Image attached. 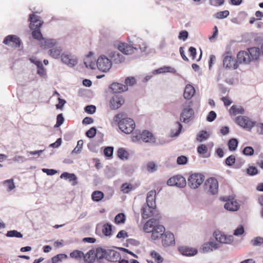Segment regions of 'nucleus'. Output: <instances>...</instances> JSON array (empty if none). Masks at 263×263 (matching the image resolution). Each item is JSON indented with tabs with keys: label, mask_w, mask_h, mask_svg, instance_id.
Listing matches in <instances>:
<instances>
[{
	"label": "nucleus",
	"mask_w": 263,
	"mask_h": 263,
	"mask_svg": "<svg viewBox=\"0 0 263 263\" xmlns=\"http://www.w3.org/2000/svg\"><path fill=\"white\" fill-rule=\"evenodd\" d=\"M115 121L118 122L120 129L126 134H130L135 128L134 121L130 118L126 117L124 113L117 114L115 116Z\"/></svg>",
	"instance_id": "1"
},
{
	"label": "nucleus",
	"mask_w": 263,
	"mask_h": 263,
	"mask_svg": "<svg viewBox=\"0 0 263 263\" xmlns=\"http://www.w3.org/2000/svg\"><path fill=\"white\" fill-rule=\"evenodd\" d=\"M139 44L138 47H133L128 44L124 43H121L118 45V49L123 53L125 54H130L134 52V50L139 49L141 51H144L146 48L145 43L142 40L138 41Z\"/></svg>",
	"instance_id": "2"
},
{
	"label": "nucleus",
	"mask_w": 263,
	"mask_h": 263,
	"mask_svg": "<svg viewBox=\"0 0 263 263\" xmlns=\"http://www.w3.org/2000/svg\"><path fill=\"white\" fill-rule=\"evenodd\" d=\"M223 66L228 69H236L238 67L237 60L230 51L226 52L223 55Z\"/></svg>",
	"instance_id": "3"
},
{
	"label": "nucleus",
	"mask_w": 263,
	"mask_h": 263,
	"mask_svg": "<svg viewBox=\"0 0 263 263\" xmlns=\"http://www.w3.org/2000/svg\"><path fill=\"white\" fill-rule=\"evenodd\" d=\"M155 138L152 133L148 130H144L142 133H135L132 136L134 142L142 140L144 142H154Z\"/></svg>",
	"instance_id": "4"
},
{
	"label": "nucleus",
	"mask_w": 263,
	"mask_h": 263,
	"mask_svg": "<svg viewBox=\"0 0 263 263\" xmlns=\"http://www.w3.org/2000/svg\"><path fill=\"white\" fill-rule=\"evenodd\" d=\"M204 176L199 173L191 175L188 179V185L193 189H197L204 181Z\"/></svg>",
	"instance_id": "5"
},
{
	"label": "nucleus",
	"mask_w": 263,
	"mask_h": 263,
	"mask_svg": "<svg viewBox=\"0 0 263 263\" xmlns=\"http://www.w3.org/2000/svg\"><path fill=\"white\" fill-rule=\"evenodd\" d=\"M141 215L143 219H147L152 216L157 218L158 216H161L156 207H150L147 205L143 206Z\"/></svg>",
	"instance_id": "6"
},
{
	"label": "nucleus",
	"mask_w": 263,
	"mask_h": 263,
	"mask_svg": "<svg viewBox=\"0 0 263 263\" xmlns=\"http://www.w3.org/2000/svg\"><path fill=\"white\" fill-rule=\"evenodd\" d=\"M235 121L239 125L249 130H250L255 124V122L245 116H238L236 117Z\"/></svg>",
	"instance_id": "7"
},
{
	"label": "nucleus",
	"mask_w": 263,
	"mask_h": 263,
	"mask_svg": "<svg viewBox=\"0 0 263 263\" xmlns=\"http://www.w3.org/2000/svg\"><path fill=\"white\" fill-rule=\"evenodd\" d=\"M170 186H176L178 187H184L186 186V181L184 177L181 175H176L170 178L167 181Z\"/></svg>",
	"instance_id": "8"
},
{
	"label": "nucleus",
	"mask_w": 263,
	"mask_h": 263,
	"mask_svg": "<svg viewBox=\"0 0 263 263\" xmlns=\"http://www.w3.org/2000/svg\"><path fill=\"white\" fill-rule=\"evenodd\" d=\"M204 186L205 190L209 193L212 195L217 193L218 190V182L216 179L214 178H209L206 180Z\"/></svg>",
	"instance_id": "9"
},
{
	"label": "nucleus",
	"mask_w": 263,
	"mask_h": 263,
	"mask_svg": "<svg viewBox=\"0 0 263 263\" xmlns=\"http://www.w3.org/2000/svg\"><path fill=\"white\" fill-rule=\"evenodd\" d=\"M98 68L103 72L108 70L111 67V62L104 55L101 56L97 60Z\"/></svg>",
	"instance_id": "10"
},
{
	"label": "nucleus",
	"mask_w": 263,
	"mask_h": 263,
	"mask_svg": "<svg viewBox=\"0 0 263 263\" xmlns=\"http://www.w3.org/2000/svg\"><path fill=\"white\" fill-rule=\"evenodd\" d=\"M3 43L13 48H18L21 45V41L15 35H9L5 37Z\"/></svg>",
	"instance_id": "11"
},
{
	"label": "nucleus",
	"mask_w": 263,
	"mask_h": 263,
	"mask_svg": "<svg viewBox=\"0 0 263 263\" xmlns=\"http://www.w3.org/2000/svg\"><path fill=\"white\" fill-rule=\"evenodd\" d=\"M125 102L124 97L120 95H116L110 100V107L112 109H117Z\"/></svg>",
	"instance_id": "12"
},
{
	"label": "nucleus",
	"mask_w": 263,
	"mask_h": 263,
	"mask_svg": "<svg viewBox=\"0 0 263 263\" xmlns=\"http://www.w3.org/2000/svg\"><path fill=\"white\" fill-rule=\"evenodd\" d=\"M161 216H158L157 218H152L147 220L143 227V231L146 233H151L159 224Z\"/></svg>",
	"instance_id": "13"
},
{
	"label": "nucleus",
	"mask_w": 263,
	"mask_h": 263,
	"mask_svg": "<svg viewBox=\"0 0 263 263\" xmlns=\"http://www.w3.org/2000/svg\"><path fill=\"white\" fill-rule=\"evenodd\" d=\"M194 114V111L190 105L186 104L181 114L180 121L185 123L189 122Z\"/></svg>",
	"instance_id": "14"
},
{
	"label": "nucleus",
	"mask_w": 263,
	"mask_h": 263,
	"mask_svg": "<svg viewBox=\"0 0 263 263\" xmlns=\"http://www.w3.org/2000/svg\"><path fill=\"white\" fill-rule=\"evenodd\" d=\"M162 245L164 247H169L175 245V237L173 234L170 232H166L161 238Z\"/></svg>",
	"instance_id": "15"
},
{
	"label": "nucleus",
	"mask_w": 263,
	"mask_h": 263,
	"mask_svg": "<svg viewBox=\"0 0 263 263\" xmlns=\"http://www.w3.org/2000/svg\"><path fill=\"white\" fill-rule=\"evenodd\" d=\"M29 21H30L29 27L31 30L39 29L43 24V22L41 20L40 17L34 14L29 15Z\"/></svg>",
	"instance_id": "16"
},
{
	"label": "nucleus",
	"mask_w": 263,
	"mask_h": 263,
	"mask_svg": "<svg viewBox=\"0 0 263 263\" xmlns=\"http://www.w3.org/2000/svg\"><path fill=\"white\" fill-rule=\"evenodd\" d=\"M165 228L160 224H158L156 227L151 232L152 233L151 238L153 240H156L159 238H162V235L165 233Z\"/></svg>",
	"instance_id": "17"
},
{
	"label": "nucleus",
	"mask_w": 263,
	"mask_h": 263,
	"mask_svg": "<svg viewBox=\"0 0 263 263\" xmlns=\"http://www.w3.org/2000/svg\"><path fill=\"white\" fill-rule=\"evenodd\" d=\"M214 235L216 239L220 243H230L233 240L232 236H227L220 232H215Z\"/></svg>",
	"instance_id": "18"
},
{
	"label": "nucleus",
	"mask_w": 263,
	"mask_h": 263,
	"mask_svg": "<svg viewBox=\"0 0 263 263\" xmlns=\"http://www.w3.org/2000/svg\"><path fill=\"white\" fill-rule=\"evenodd\" d=\"M237 60L238 63L248 64L250 63L248 53L247 51H240L237 54Z\"/></svg>",
	"instance_id": "19"
},
{
	"label": "nucleus",
	"mask_w": 263,
	"mask_h": 263,
	"mask_svg": "<svg viewBox=\"0 0 263 263\" xmlns=\"http://www.w3.org/2000/svg\"><path fill=\"white\" fill-rule=\"evenodd\" d=\"M248 53L250 62L257 61L260 55V50L257 47H252L248 49L247 51Z\"/></svg>",
	"instance_id": "20"
},
{
	"label": "nucleus",
	"mask_w": 263,
	"mask_h": 263,
	"mask_svg": "<svg viewBox=\"0 0 263 263\" xmlns=\"http://www.w3.org/2000/svg\"><path fill=\"white\" fill-rule=\"evenodd\" d=\"M57 44V42L53 39L43 38L40 42L39 45L43 49H51Z\"/></svg>",
	"instance_id": "21"
},
{
	"label": "nucleus",
	"mask_w": 263,
	"mask_h": 263,
	"mask_svg": "<svg viewBox=\"0 0 263 263\" xmlns=\"http://www.w3.org/2000/svg\"><path fill=\"white\" fill-rule=\"evenodd\" d=\"M110 89L114 93H121L127 91L128 87L126 85L119 83H113L110 85Z\"/></svg>",
	"instance_id": "22"
},
{
	"label": "nucleus",
	"mask_w": 263,
	"mask_h": 263,
	"mask_svg": "<svg viewBox=\"0 0 263 263\" xmlns=\"http://www.w3.org/2000/svg\"><path fill=\"white\" fill-rule=\"evenodd\" d=\"M62 61L69 65L73 66L77 64V61L70 54L63 53L61 55Z\"/></svg>",
	"instance_id": "23"
},
{
	"label": "nucleus",
	"mask_w": 263,
	"mask_h": 263,
	"mask_svg": "<svg viewBox=\"0 0 263 263\" xmlns=\"http://www.w3.org/2000/svg\"><path fill=\"white\" fill-rule=\"evenodd\" d=\"M226 209L231 211H236L239 209L238 202L234 198L229 199L226 201L224 205Z\"/></svg>",
	"instance_id": "24"
},
{
	"label": "nucleus",
	"mask_w": 263,
	"mask_h": 263,
	"mask_svg": "<svg viewBox=\"0 0 263 263\" xmlns=\"http://www.w3.org/2000/svg\"><path fill=\"white\" fill-rule=\"evenodd\" d=\"M156 191L152 190L147 195L146 204L150 207H156Z\"/></svg>",
	"instance_id": "25"
},
{
	"label": "nucleus",
	"mask_w": 263,
	"mask_h": 263,
	"mask_svg": "<svg viewBox=\"0 0 263 263\" xmlns=\"http://www.w3.org/2000/svg\"><path fill=\"white\" fill-rule=\"evenodd\" d=\"M97 257L96 252L95 250H90L86 254H84L83 258L86 263H92Z\"/></svg>",
	"instance_id": "26"
},
{
	"label": "nucleus",
	"mask_w": 263,
	"mask_h": 263,
	"mask_svg": "<svg viewBox=\"0 0 263 263\" xmlns=\"http://www.w3.org/2000/svg\"><path fill=\"white\" fill-rule=\"evenodd\" d=\"M60 178L65 180L68 179L72 185H76L77 184V177L74 174L64 172L61 175Z\"/></svg>",
	"instance_id": "27"
},
{
	"label": "nucleus",
	"mask_w": 263,
	"mask_h": 263,
	"mask_svg": "<svg viewBox=\"0 0 263 263\" xmlns=\"http://www.w3.org/2000/svg\"><path fill=\"white\" fill-rule=\"evenodd\" d=\"M195 93V89L194 87L190 84H187L185 87L183 96L186 99H190L193 97Z\"/></svg>",
	"instance_id": "28"
},
{
	"label": "nucleus",
	"mask_w": 263,
	"mask_h": 263,
	"mask_svg": "<svg viewBox=\"0 0 263 263\" xmlns=\"http://www.w3.org/2000/svg\"><path fill=\"white\" fill-rule=\"evenodd\" d=\"M179 251L182 255L185 256H193L197 253L196 249L185 247H180Z\"/></svg>",
	"instance_id": "29"
},
{
	"label": "nucleus",
	"mask_w": 263,
	"mask_h": 263,
	"mask_svg": "<svg viewBox=\"0 0 263 263\" xmlns=\"http://www.w3.org/2000/svg\"><path fill=\"white\" fill-rule=\"evenodd\" d=\"M106 258L110 261L116 262L120 259L121 255L119 252L115 250H110L107 254Z\"/></svg>",
	"instance_id": "30"
},
{
	"label": "nucleus",
	"mask_w": 263,
	"mask_h": 263,
	"mask_svg": "<svg viewBox=\"0 0 263 263\" xmlns=\"http://www.w3.org/2000/svg\"><path fill=\"white\" fill-rule=\"evenodd\" d=\"M165 72H170L172 73H176V70L171 66H163L162 67H160L155 70L154 73H161Z\"/></svg>",
	"instance_id": "31"
},
{
	"label": "nucleus",
	"mask_w": 263,
	"mask_h": 263,
	"mask_svg": "<svg viewBox=\"0 0 263 263\" xmlns=\"http://www.w3.org/2000/svg\"><path fill=\"white\" fill-rule=\"evenodd\" d=\"M62 52V49L60 47H52L49 50V54L54 59H58Z\"/></svg>",
	"instance_id": "32"
},
{
	"label": "nucleus",
	"mask_w": 263,
	"mask_h": 263,
	"mask_svg": "<svg viewBox=\"0 0 263 263\" xmlns=\"http://www.w3.org/2000/svg\"><path fill=\"white\" fill-rule=\"evenodd\" d=\"M244 112V109L242 106H238L236 105H233L230 109V114L234 116H236L238 114H243Z\"/></svg>",
	"instance_id": "33"
},
{
	"label": "nucleus",
	"mask_w": 263,
	"mask_h": 263,
	"mask_svg": "<svg viewBox=\"0 0 263 263\" xmlns=\"http://www.w3.org/2000/svg\"><path fill=\"white\" fill-rule=\"evenodd\" d=\"M208 148L205 144H200L197 147L198 153L203 157H208L209 155L208 154Z\"/></svg>",
	"instance_id": "34"
},
{
	"label": "nucleus",
	"mask_w": 263,
	"mask_h": 263,
	"mask_svg": "<svg viewBox=\"0 0 263 263\" xmlns=\"http://www.w3.org/2000/svg\"><path fill=\"white\" fill-rule=\"evenodd\" d=\"M104 195L103 192L99 191H94L91 195V198L93 201L99 202L104 198Z\"/></svg>",
	"instance_id": "35"
},
{
	"label": "nucleus",
	"mask_w": 263,
	"mask_h": 263,
	"mask_svg": "<svg viewBox=\"0 0 263 263\" xmlns=\"http://www.w3.org/2000/svg\"><path fill=\"white\" fill-rule=\"evenodd\" d=\"M210 135L205 130H201L197 135L196 139L199 142H202L208 139Z\"/></svg>",
	"instance_id": "36"
},
{
	"label": "nucleus",
	"mask_w": 263,
	"mask_h": 263,
	"mask_svg": "<svg viewBox=\"0 0 263 263\" xmlns=\"http://www.w3.org/2000/svg\"><path fill=\"white\" fill-rule=\"evenodd\" d=\"M102 231L104 235L106 236H111L112 231L111 225L109 223L104 224L102 226Z\"/></svg>",
	"instance_id": "37"
},
{
	"label": "nucleus",
	"mask_w": 263,
	"mask_h": 263,
	"mask_svg": "<svg viewBox=\"0 0 263 263\" xmlns=\"http://www.w3.org/2000/svg\"><path fill=\"white\" fill-rule=\"evenodd\" d=\"M134 189V186L130 183H123L121 187V191L125 194H127L132 190Z\"/></svg>",
	"instance_id": "38"
},
{
	"label": "nucleus",
	"mask_w": 263,
	"mask_h": 263,
	"mask_svg": "<svg viewBox=\"0 0 263 263\" xmlns=\"http://www.w3.org/2000/svg\"><path fill=\"white\" fill-rule=\"evenodd\" d=\"M32 35L34 39L38 40L39 42L44 38L40 28L32 30Z\"/></svg>",
	"instance_id": "39"
},
{
	"label": "nucleus",
	"mask_w": 263,
	"mask_h": 263,
	"mask_svg": "<svg viewBox=\"0 0 263 263\" xmlns=\"http://www.w3.org/2000/svg\"><path fill=\"white\" fill-rule=\"evenodd\" d=\"M150 255L155 259L157 263H162L163 261V257L155 251H152L150 253Z\"/></svg>",
	"instance_id": "40"
},
{
	"label": "nucleus",
	"mask_w": 263,
	"mask_h": 263,
	"mask_svg": "<svg viewBox=\"0 0 263 263\" xmlns=\"http://www.w3.org/2000/svg\"><path fill=\"white\" fill-rule=\"evenodd\" d=\"M125 221V215L123 213L117 214L115 218V222L116 224H123Z\"/></svg>",
	"instance_id": "41"
},
{
	"label": "nucleus",
	"mask_w": 263,
	"mask_h": 263,
	"mask_svg": "<svg viewBox=\"0 0 263 263\" xmlns=\"http://www.w3.org/2000/svg\"><path fill=\"white\" fill-rule=\"evenodd\" d=\"M70 257L77 259H80L83 258L84 253L79 250H74L70 254Z\"/></svg>",
	"instance_id": "42"
},
{
	"label": "nucleus",
	"mask_w": 263,
	"mask_h": 263,
	"mask_svg": "<svg viewBox=\"0 0 263 263\" xmlns=\"http://www.w3.org/2000/svg\"><path fill=\"white\" fill-rule=\"evenodd\" d=\"M3 184L7 187V191H11L13 190L15 186L13 179H8L3 182Z\"/></svg>",
	"instance_id": "43"
},
{
	"label": "nucleus",
	"mask_w": 263,
	"mask_h": 263,
	"mask_svg": "<svg viewBox=\"0 0 263 263\" xmlns=\"http://www.w3.org/2000/svg\"><path fill=\"white\" fill-rule=\"evenodd\" d=\"M238 145V141L237 139L232 138L230 139L228 142V146L230 151H235Z\"/></svg>",
	"instance_id": "44"
},
{
	"label": "nucleus",
	"mask_w": 263,
	"mask_h": 263,
	"mask_svg": "<svg viewBox=\"0 0 263 263\" xmlns=\"http://www.w3.org/2000/svg\"><path fill=\"white\" fill-rule=\"evenodd\" d=\"M230 14L228 10L219 11L214 14L215 17L217 19H223L226 18Z\"/></svg>",
	"instance_id": "45"
},
{
	"label": "nucleus",
	"mask_w": 263,
	"mask_h": 263,
	"mask_svg": "<svg viewBox=\"0 0 263 263\" xmlns=\"http://www.w3.org/2000/svg\"><path fill=\"white\" fill-rule=\"evenodd\" d=\"M67 258V256L64 254H60L54 256L51 258L52 263H58L61 261L63 259Z\"/></svg>",
	"instance_id": "46"
},
{
	"label": "nucleus",
	"mask_w": 263,
	"mask_h": 263,
	"mask_svg": "<svg viewBox=\"0 0 263 263\" xmlns=\"http://www.w3.org/2000/svg\"><path fill=\"white\" fill-rule=\"evenodd\" d=\"M117 155L121 159H127L128 158L127 152L123 148H120L118 150Z\"/></svg>",
	"instance_id": "47"
},
{
	"label": "nucleus",
	"mask_w": 263,
	"mask_h": 263,
	"mask_svg": "<svg viewBox=\"0 0 263 263\" xmlns=\"http://www.w3.org/2000/svg\"><path fill=\"white\" fill-rule=\"evenodd\" d=\"M212 248L215 249L217 248L216 245L213 242H209L208 243L204 244L203 246L202 250L204 252H207L210 251H212Z\"/></svg>",
	"instance_id": "48"
},
{
	"label": "nucleus",
	"mask_w": 263,
	"mask_h": 263,
	"mask_svg": "<svg viewBox=\"0 0 263 263\" xmlns=\"http://www.w3.org/2000/svg\"><path fill=\"white\" fill-rule=\"evenodd\" d=\"M6 236L10 237H15L17 238H21L23 236L22 234L20 232H18L16 230L8 231Z\"/></svg>",
	"instance_id": "49"
},
{
	"label": "nucleus",
	"mask_w": 263,
	"mask_h": 263,
	"mask_svg": "<svg viewBox=\"0 0 263 263\" xmlns=\"http://www.w3.org/2000/svg\"><path fill=\"white\" fill-rule=\"evenodd\" d=\"M136 83V80L134 77H129L125 80V85L128 86H133Z\"/></svg>",
	"instance_id": "50"
},
{
	"label": "nucleus",
	"mask_w": 263,
	"mask_h": 263,
	"mask_svg": "<svg viewBox=\"0 0 263 263\" xmlns=\"http://www.w3.org/2000/svg\"><path fill=\"white\" fill-rule=\"evenodd\" d=\"M263 243V238L261 237H256L251 240V243L254 246H259Z\"/></svg>",
	"instance_id": "51"
},
{
	"label": "nucleus",
	"mask_w": 263,
	"mask_h": 263,
	"mask_svg": "<svg viewBox=\"0 0 263 263\" xmlns=\"http://www.w3.org/2000/svg\"><path fill=\"white\" fill-rule=\"evenodd\" d=\"M235 157L233 155L229 156L225 160L226 164L228 166H232L235 163Z\"/></svg>",
	"instance_id": "52"
},
{
	"label": "nucleus",
	"mask_w": 263,
	"mask_h": 263,
	"mask_svg": "<svg viewBox=\"0 0 263 263\" xmlns=\"http://www.w3.org/2000/svg\"><path fill=\"white\" fill-rule=\"evenodd\" d=\"M147 170L149 172H154L157 170V166L154 162H149L147 164Z\"/></svg>",
	"instance_id": "53"
},
{
	"label": "nucleus",
	"mask_w": 263,
	"mask_h": 263,
	"mask_svg": "<svg viewBox=\"0 0 263 263\" xmlns=\"http://www.w3.org/2000/svg\"><path fill=\"white\" fill-rule=\"evenodd\" d=\"M243 154L247 156H252L254 154V149L251 146H247L244 148Z\"/></svg>",
	"instance_id": "54"
},
{
	"label": "nucleus",
	"mask_w": 263,
	"mask_h": 263,
	"mask_svg": "<svg viewBox=\"0 0 263 263\" xmlns=\"http://www.w3.org/2000/svg\"><path fill=\"white\" fill-rule=\"evenodd\" d=\"M83 145V141L82 140H79L77 142V145L74 148L73 152L75 153H80L81 151Z\"/></svg>",
	"instance_id": "55"
},
{
	"label": "nucleus",
	"mask_w": 263,
	"mask_h": 263,
	"mask_svg": "<svg viewBox=\"0 0 263 263\" xmlns=\"http://www.w3.org/2000/svg\"><path fill=\"white\" fill-rule=\"evenodd\" d=\"M187 158L184 156H181L177 158V162L178 164L183 165L186 163Z\"/></svg>",
	"instance_id": "56"
},
{
	"label": "nucleus",
	"mask_w": 263,
	"mask_h": 263,
	"mask_svg": "<svg viewBox=\"0 0 263 263\" xmlns=\"http://www.w3.org/2000/svg\"><path fill=\"white\" fill-rule=\"evenodd\" d=\"M216 114L214 111H211L206 117V120L209 122H212L216 119Z\"/></svg>",
	"instance_id": "57"
},
{
	"label": "nucleus",
	"mask_w": 263,
	"mask_h": 263,
	"mask_svg": "<svg viewBox=\"0 0 263 263\" xmlns=\"http://www.w3.org/2000/svg\"><path fill=\"white\" fill-rule=\"evenodd\" d=\"M96 134V129L95 127L90 128L87 132L86 133V135L89 138H93L95 136Z\"/></svg>",
	"instance_id": "58"
},
{
	"label": "nucleus",
	"mask_w": 263,
	"mask_h": 263,
	"mask_svg": "<svg viewBox=\"0 0 263 263\" xmlns=\"http://www.w3.org/2000/svg\"><path fill=\"white\" fill-rule=\"evenodd\" d=\"M64 120V119L62 114H59L57 117V123L55 126L58 127L61 126L63 123Z\"/></svg>",
	"instance_id": "59"
},
{
	"label": "nucleus",
	"mask_w": 263,
	"mask_h": 263,
	"mask_svg": "<svg viewBox=\"0 0 263 263\" xmlns=\"http://www.w3.org/2000/svg\"><path fill=\"white\" fill-rule=\"evenodd\" d=\"M113 151H114L113 147H107L104 149V154L105 156H106L107 157H110L112 155Z\"/></svg>",
	"instance_id": "60"
},
{
	"label": "nucleus",
	"mask_w": 263,
	"mask_h": 263,
	"mask_svg": "<svg viewBox=\"0 0 263 263\" xmlns=\"http://www.w3.org/2000/svg\"><path fill=\"white\" fill-rule=\"evenodd\" d=\"M210 4L214 6H218L222 5L224 2V0H209Z\"/></svg>",
	"instance_id": "61"
},
{
	"label": "nucleus",
	"mask_w": 263,
	"mask_h": 263,
	"mask_svg": "<svg viewBox=\"0 0 263 263\" xmlns=\"http://www.w3.org/2000/svg\"><path fill=\"white\" fill-rule=\"evenodd\" d=\"M127 237V233L124 230L120 231L117 235V238L119 239H124Z\"/></svg>",
	"instance_id": "62"
},
{
	"label": "nucleus",
	"mask_w": 263,
	"mask_h": 263,
	"mask_svg": "<svg viewBox=\"0 0 263 263\" xmlns=\"http://www.w3.org/2000/svg\"><path fill=\"white\" fill-rule=\"evenodd\" d=\"M247 173L250 175H254L257 174V169L254 166H250L247 169Z\"/></svg>",
	"instance_id": "63"
},
{
	"label": "nucleus",
	"mask_w": 263,
	"mask_h": 263,
	"mask_svg": "<svg viewBox=\"0 0 263 263\" xmlns=\"http://www.w3.org/2000/svg\"><path fill=\"white\" fill-rule=\"evenodd\" d=\"M96 109V106L94 105H88L85 108V111L89 114H93Z\"/></svg>",
	"instance_id": "64"
}]
</instances>
